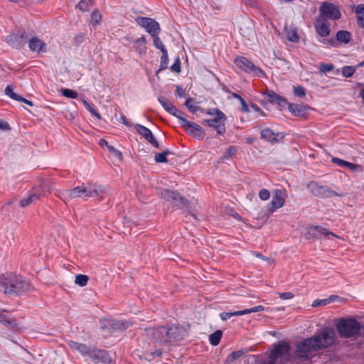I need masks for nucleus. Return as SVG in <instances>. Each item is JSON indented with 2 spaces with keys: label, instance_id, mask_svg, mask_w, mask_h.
Wrapping results in <instances>:
<instances>
[{
  "label": "nucleus",
  "instance_id": "680f3d73",
  "mask_svg": "<svg viewBox=\"0 0 364 364\" xmlns=\"http://www.w3.org/2000/svg\"><path fill=\"white\" fill-rule=\"evenodd\" d=\"M9 129H10L9 125L6 122L0 120V129L9 130Z\"/></svg>",
  "mask_w": 364,
  "mask_h": 364
},
{
  "label": "nucleus",
  "instance_id": "cd10ccee",
  "mask_svg": "<svg viewBox=\"0 0 364 364\" xmlns=\"http://www.w3.org/2000/svg\"><path fill=\"white\" fill-rule=\"evenodd\" d=\"M261 136L264 139H266L270 142H278L279 139L277 137L279 136L278 134H275L270 129L266 128L261 132Z\"/></svg>",
  "mask_w": 364,
  "mask_h": 364
},
{
  "label": "nucleus",
  "instance_id": "37998d69",
  "mask_svg": "<svg viewBox=\"0 0 364 364\" xmlns=\"http://www.w3.org/2000/svg\"><path fill=\"white\" fill-rule=\"evenodd\" d=\"M170 154V151L166 150L163 153H159L155 156V161L157 163H165L167 162L166 155Z\"/></svg>",
  "mask_w": 364,
  "mask_h": 364
},
{
  "label": "nucleus",
  "instance_id": "2f4dec72",
  "mask_svg": "<svg viewBox=\"0 0 364 364\" xmlns=\"http://www.w3.org/2000/svg\"><path fill=\"white\" fill-rule=\"evenodd\" d=\"M222 336H223L222 331L217 330L213 333L210 335V336H209L210 343L214 346H218Z\"/></svg>",
  "mask_w": 364,
  "mask_h": 364
},
{
  "label": "nucleus",
  "instance_id": "13d9d810",
  "mask_svg": "<svg viewBox=\"0 0 364 364\" xmlns=\"http://www.w3.org/2000/svg\"><path fill=\"white\" fill-rule=\"evenodd\" d=\"M171 70L176 73L181 72V63L179 58H177L173 65L171 66Z\"/></svg>",
  "mask_w": 364,
  "mask_h": 364
},
{
  "label": "nucleus",
  "instance_id": "f03ea898",
  "mask_svg": "<svg viewBox=\"0 0 364 364\" xmlns=\"http://www.w3.org/2000/svg\"><path fill=\"white\" fill-rule=\"evenodd\" d=\"M146 335L156 343L173 342L183 336L184 330L177 326L149 328L146 329Z\"/></svg>",
  "mask_w": 364,
  "mask_h": 364
},
{
  "label": "nucleus",
  "instance_id": "ea45409f",
  "mask_svg": "<svg viewBox=\"0 0 364 364\" xmlns=\"http://www.w3.org/2000/svg\"><path fill=\"white\" fill-rule=\"evenodd\" d=\"M82 102L84 106L90 112V113L97 118V119H101V115L92 107V106L85 100H82Z\"/></svg>",
  "mask_w": 364,
  "mask_h": 364
},
{
  "label": "nucleus",
  "instance_id": "c03bdc74",
  "mask_svg": "<svg viewBox=\"0 0 364 364\" xmlns=\"http://www.w3.org/2000/svg\"><path fill=\"white\" fill-rule=\"evenodd\" d=\"M355 71L353 66H345L342 68V75L346 77H351Z\"/></svg>",
  "mask_w": 364,
  "mask_h": 364
},
{
  "label": "nucleus",
  "instance_id": "2eb2a0df",
  "mask_svg": "<svg viewBox=\"0 0 364 364\" xmlns=\"http://www.w3.org/2000/svg\"><path fill=\"white\" fill-rule=\"evenodd\" d=\"M87 192V188L82 185L75 187L70 190H66L61 193V198L64 200H71L73 198L81 197Z\"/></svg>",
  "mask_w": 364,
  "mask_h": 364
},
{
  "label": "nucleus",
  "instance_id": "4468645a",
  "mask_svg": "<svg viewBox=\"0 0 364 364\" xmlns=\"http://www.w3.org/2000/svg\"><path fill=\"white\" fill-rule=\"evenodd\" d=\"M264 308L263 306L259 305V306H255L253 308L247 309H244L242 311H234V312H223L220 314V316L222 320L225 321V320H227V319L231 318L232 316H242V315L248 314H251V313L259 312V311H264Z\"/></svg>",
  "mask_w": 364,
  "mask_h": 364
},
{
  "label": "nucleus",
  "instance_id": "4c0bfd02",
  "mask_svg": "<svg viewBox=\"0 0 364 364\" xmlns=\"http://www.w3.org/2000/svg\"><path fill=\"white\" fill-rule=\"evenodd\" d=\"M5 94L9 96L10 98L14 100H16V101H18L21 96L16 94L14 92V87L12 85H8L6 88H5Z\"/></svg>",
  "mask_w": 364,
  "mask_h": 364
},
{
  "label": "nucleus",
  "instance_id": "f704fd0d",
  "mask_svg": "<svg viewBox=\"0 0 364 364\" xmlns=\"http://www.w3.org/2000/svg\"><path fill=\"white\" fill-rule=\"evenodd\" d=\"M89 278L85 274H77L75 278V283L80 287H85L87 285Z\"/></svg>",
  "mask_w": 364,
  "mask_h": 364
},
{
  "label": "nucleus",
  "instance_id": "e433bc0d",
  "mask_svg": "<svg viewBox=\"0 0 364 364\" xmlns=\"http://www.w3.org/2000/svg\"><path fill=\"white\" fill-rule=\"evenodd\" d=\"M158 35L159 33H156L151 36L154 41V45L156 48L159 49L161 51L166 50V49Z\"/></svg>",
  "mask_w": 364,
  "mask_h": 364
},
{
  "label": "nucleus",
  "instance_id": "338daca9",
  "mask_svg": "<svg viewBox=\"0 0 364 364\" xmlns=\"http://www.w3.org/2000/svg\"><path fill=\"white\" fill-rule=\"evenodd\" d=\"M84 194L85 195V197H87V198L93 197L92 189L87 188V192Z\"/></svg>",
  "mask_w": 364,
  "mask_h": 364
},
{
  "label": "nucleus",
  "instance_id": "393cba45",
  "mask_svg": "<svg viewBox=\"0 0 364 364\" xmlns=\"http://www.w3.org/2000/svg\"><path fill=\"white\" fill-rule=\"evenodd\" d=\"M266 95H267L268 100H269V102L272 103H276L281 107H284L286 105H287V102L284 98H283L282 97L277 95V93H275L273 91H271V90L268 91L266 93Z\"/></svg>",
  "mask_w": 364,
  "mask_h": 364
},
{
  "label": "nucleus",
  "instance_id": "aec40b11",
  "mask_svg": "<svg viewBox=\"0 0 364 364\" xmlns=\"http://www.w3.org/2000/svg\"><path fill=\"white\" fill-rule=\"evenodd\" d=\"M28 47L32 52L41 53L46 50V44L37 37H31L28 41Z\"/></svg>",
  "mask_w": 364,
  "mask_h": 364
},
{
  "label": "nucleus",
  "instance_id": "bb28decb",
  "mask_svg": "<svg viewBox=\"0 0 364 364\" xmlns=\"http://www.w3.org/2000/svg\"><path fill=\"white\" fill-rule=\"evenodd\" d=\"M333 161L341 166L348 167L349 169L353 171L361 172L363 171L362 166L359 164H353L338 158L333 159Z\"/></svg>",
  "mask_w": 364,
  "mask_h": 364
},
{
  "label": "nucleus",
  "instance_id": "6ab92c4d",
  "mask_svg": "<svg viewBox=\"0 0 364 364\" xmlns=\"http://www.w3.org/2000/svg\"><path fill=\"white\" fill-rule=\"evenodd\" d=\"M309 234L314 238H320L322 236L332 235L337 238H340L339 236L335 235L332 232H330L328 229L321 226H312L309 228Z\"/></svg>",
  "mask_w": 364,
  "mask_h": 364
},
{
  "label": "nucleus",
  "instance_id": "f3484780",
  "mask_svg": "<svg viewBox=\"0 0 364 364\" xmlns=\"http://www.w3.org/2000/svg\"><path fill=\"white\" fill-rule=\"evenodd\" d=\"M290 349V346L285 342H281L276 346H274L272 350L271 355L269 356L270 362H275L276 359L279 357L287 354Z\"/></svg>",
  "mask_w": 364,
  "mask_h": 364
},
{
  "label": "nucleus",
  "instance_id": "a878e982",
  "mask_svg": "<svg viewBox=\"0 0 364 364\" xmlns=\"http://www.w3.org/2000/svg\"><path fill=\"white\" fill-rule=\"evenodd\" d=\"M109 325L115 330L124 331L130 327L132 323L129 321L113 319L110 321Z\"/></svg>",
  "mask_w": 364,
  "mask_h": 364
},
{
  "label": "nucleus",
  "instance_id": "a19ab883",
  "mask_svg": "<svg viewBox=\"0 0 364 364\" xmlns=\"http://www.w3.org/2000/svg\"><path fill=\"white\" fill-rule=\"evenodd\" d=\"M333 296H331L330 298L326 299H316L313 301L311 306L315 308L319 306H326L333 301Z\"/></svg>",
  "mask_w": 364,
  "mask_h": 364
},
{
  "label": "nucleus",
  "instance_id": "0e129e2a",
  "mask_svg": "<svg viewBox=\"0 0 364 364\" xmlns=\"http://www.w3.org/2000/svg\"><path fill=\"white\" fill-rule=\"evenodd\" d=\"M18 101H19V102H24L25 104L28 105V106H30V107H32V106L33 105V102H32L31 101L28 100H26V99H25V98L22 97L21 96V97H20V99H19V100H18Z\"/></svg>",
  "mask_w": 364,
  "mask_h": 364
},
{
  "label": "nucleus",
  "instance_id": "f8f14e48",
  "mask_svg": "<svg viewBox=\"0 0 364 364\" xmlns=\"http://www.w3.org/2000/svg\"><path fill=\"white\" fill-rule=\"evenodd\" d=\"M135 21L139 26L144 28L151 36L160 31L159 24L153 18L139 16Z\"/></svg>",
  "mask_w": 364,
  "mask_h": 364
},
{
  "label": "nucleus",
  "instance_id": "a18cd8bd",
  "mask_svg": "<svg viewBox=\"0 0 364 364\" xmlns=\"http://www.w3.org/2000/svg\"><path fill=\"white\" fill-rule=\"evenodd\" d=\"M237 147L235 146H229L224 153V158L228 159L232 157L237 153Z\"/></svg>",
  "mask_w": 364,
  "mask_h": 364
},
{
  "label": "nucleus",
  "instance_id": "9d476101",
  "mask_svg": "<svg viewBox=\"0 0 364 364\" xmlns=\"http://www.w3.org/2000/svg\"><path fill=\"white\" fill-rule=\"evenodd\" d=\"M287 194L286 191L278 189L273 193L271 202L267 206V210L270 213H273L276 210L282 208L286 201Z\"/></svg>",
  "mask_w": 364,
  "mask_h": 364
},
{
  "label": "nucleus",
  "instance_id": "e2e57ef3",
  "mask_svg": "<svg viewBox=\"0 0 364 364\" xmlns=\"http://www.w3.org/2000/svg\"><path fill=\"white\" fill-rule=\"evenodd\" d=\"M176 92L177 95H179L180 97H183L185 95L184 90L179 86L176 87Z\"/></svg>",
  "mask_w": 364,
  "mask_h": 364
},
{
  "label": "nucleus",
  "instance_id": "09e8293b",
  "mask_svg": "<svg viewBox=\"0 0 364 364\" xmlns=\"http://www.w3.org/2000/svg\"><path fill=\"white\" fill-rule=\"evenodd\" d=\"M161 53H162V56L161 58V68H160V70H163V69L166 68L168 61L167 50H166L161 51Z\"/></svg>",
  "mask_w": 364,
  "mask_h": 364
},
{
  "label": "nucleus",
  "instance_id": "c85d7f7f",
  "mask_svg": "<svg viewBox=\"0 0 364 364\" xmlns=\"http://www.w3.org/2000/svg\"><path fill=\"white\" fill-rule=\"evenodd\" d=\"M357 23L359 26L364 28V4H358L355 8Z\"/></svg>",
  "mask_w": 364,
  "mask_h": 364
},
{
  "label": "nucleus",
  "instance_id": "9b49d317",
  "mask_svg": "<svg viewBox=\"0 0 364 364\" xmlns=\"http://www.w3.org/2000/svg\"><path fill=\"white\" fill-rule=\"evenodd\" d=\"M320 13L323 17L329 19L337 20L341 16L338 6L327 1H324L321 4Z\"/></svg>",
  "mask_w": 364,
  "mask_h": 364
},
{
  "label": "nucleus",
  "instance_id": "423d86ee",
  "mask_svg": "<svg viewBox=\"0 0 364 364\" xmlns=\"http://www.w3.org/2000/svg\"><path fill=\"white\" fill-rule=\"evenodd\" d=\"M316 350L310 338H306L296 345L295 357L301 361H306L316 355Z\"/></svg>",
  "mask_w": 364,
  "mask_h": 364
},
{
  "label": "nucleus",
  "instance_id": "6e6d98bb",
  "mask_svg": "<svg viewBox=\"0 0 364 364\" xmlns=\"http://www.w3.org/2000/svg\"><path fill=\"white\" fill-rule=\"evenodd\" d=\"M259 197L261 200H267L270 197V193L268 190L267 189H262L259 192Z\"/></svg>",
  "mask_w": 364,
  "mask_h": 364
},
{
  "label": "nucleus",
  "instance_id": "473e14b6",
  "mask_svg": "<svg viewBox=\"0 0 364 364\" xmlns=\"http://www.w3.org/2000/svg\"><path fill=\"white\" fill-rule=\"evenodd\" d=\"M107 193V188L102 186H95L92 189L93 197L100 196V200H103V195Z\"/></svg>",
  "mask_w": 364,
  "mask_h": 364
},
{
  "label": "nucleus",
  "instance_id": "c9c22d12",
  "mask_svg": "<svg viewBox=\"0 0 364 364\" xmlns=\"http://www.w3.org/2000/svg\"><path fill=\"white\" fill-rule=\"evenodd\" d=\"M286 36L287 38L291 42H298L299 40L297 32L295 29L289 28V30H286Z\"/></svg>",
  "mask_w": 364,
  "mask_h": 364
},
{
  "label": "nucleus",
  "instance_id": "774afa93",
  "mask_svg": "<svg viewBox=\"0 0 364 364\" xmlns=\"http://www.w3.org/2000/svg\"><path fill=\"white\" fill-rule=\"evenodd\" d=\"M106 354L105 352L104 351H100V350H97V353H95V355H97V356H101V357H103Z\"/></svg>",
  "mask_w": 364,
  "mask_h": 364
},
{
  "label": "nucleus",
  "instance_id": "72a5a7b5",
  "mask_svg": "<svg viewBox=\"0 0 364 364\" xmlns=\"http://www.w3.org/2000/svg\"><path fill=\"white\" fill-rule=\"evenodd\" d=\"M102 21V15L101 14L97 11H94L91 14V19H90V23L95 26L97 25H99Z\"/></svg>",
  "mask_w": 364,
  "mask_h": 364
},
{
  "label": "nucleus",
  "instance_id": "1a4fd4ad",
  "mask_svg": "<svg viewBox=\"0 0 364 364\" xmlns=\"http://www.w3.org/2000/svg\"><path fill=\"white\" fill-rule=\"evenodd\" d=\"M235 63L238 68L246 73H253L257 76H264V73L245 57H237Z\"/></svg>",
  "mask_w": 364,
  "mask_h": 364
},
{
  "label": "nucleus",
  "instance_id": "b1692460",
  "mask_svg": "<svg viewBox=\"0 0 364 364\" xmlns=\"http://www.w3.org/2000/svg\"><path fill=\"white\" fill-rule=\"evenodd\" d=\"M316 29L317 33L322 37L328 36L330 33L329 23L323 19L316 21Z\"/></svg>",
  "mask_w": 364,
  "mask_h": 364
},
{
  "label": "nucleus",
  "instance_id": "c756f323",
  "mask_svg": "<svg viewBox=\"0 0 364 364\" xmlns=\"http://www.w3.org/2000/svg\"><path fill=\"white\" fill-rule=\"evenodd\" d=\"M146 40L144 36H142L134 41V48L139 54H144L146 52L147 48L146 46Z\"/></svg>",
  "mask_w": 364,
  "mask_h": 364
},
{
  "label": "nucleus",
  "instance_id": "8fccbe9b",
  "mask_svg": "<svg viewBox=\"0 0 364 364\" xmlns=\"http://www.w3.org/2000/svg\"><path fill=\"white\" fill-rule=\"evenodd\" d=\"M289 109L291 113H293L295 115H298L302 112L301 107L295 104H289Z\"/></svg>",
  "mask_w": 364,
  "mask_h": 364
},
{
  "label": "nucleus",
  "instance_id": "5fc2aeb1",
  "mask_svg": "<svg viewBox=\"0 0 364 364\" xmlns=\"http://www.w3.org/2000/svg\"><path fill=\"white\" fill-rule=\"evenodd\" d=\"M108 150L117 158H118L120 161H122L123 156L122 154L120 151L115 149L113 146H108Z\"/></svg>",
  "mask_w": 364,
  "mask_h": 364
},
{
  "label": "nucleus",
  "instance_id": "39448f33",
  "mask_svg": "<svg viewBox=\"0 0 364 364\" xmlns=\"http://www.w3.org/2000/svg\"><path fill=\"white\" fill-rule=\"evenodd\" d=\"M206 113L213 117L212 119H205L203 124L215 129L218 134H223L225 132V122L227 120L225 114L216 108L208 109Z\"/></svg>",
  "mask_w": 364,
  "mask_h": 364
},
{
  "label": "nucleus",
  "instance_id": "052dcab7",
  "mask_svg": "<svg viewBox=\"0 0 364 364\" xmlns=\"http://www.w3.org/2000/svg\"><path fill=\"white\" fill-rule=\"evenodd\" d=\"M240 102L242 105V110L243 112H248L250 111L249 107L243 98L240 99Z\"/></svg>",
  "mask_w": 364,
  "mask_h": 364
},
{
  "label": "nucleus",
  "instance_id": "a211bd4d",
  "mask_svg": "<svg viewBox=\"0 0 364 364\" xmlns=\"http://www.w3.org/2000/svg\"><path fill=\"white\" fill-rule=\"evenodd\" d=\"M135 127L137 132L141 134L146 141L151 144L154 147H159V143L154 139L150 129L141 124H136Z\"/></svg>",
  "mask_w": 364,
  "mask_h": 364
},
{
  "label": "nucleus",
  "instance_id": "de8ad7c7",
  "mask_svg": "<svg viewBox=\"0 0 364 364\" xmlns=\"http://www.w3.org/2000/svg\"><path fill=\"white\" fill-rule=\"evenodd\" d=\"M333 65L330 63H322L319 65V70L321 73H325L333 70Z\"/></svg>",
  "mask_w": 364,
  "mask_h": 364
},
{
  "label": "nucleus",
  "instance_id": "f257e3e1",
  "mask_svg": "<svg viewBox=\"0 0 364 364\" xmlns=\"http://www.w3.org/2000/svg\"><path fill=\"white\" fill-rule=\"evenodd\" d=\"M0 284L6 294H18L33 289V287L23 277L13 273L3 274L0 277Z\"/></svg>",
  "mask_w": 364,
  "mask_h": 364
},
{
  "label": "nucleus",
  "instance_id": "69168bd1",
  "mask_svg": "<svg viewBox=\"0 0 364 364\" xmlns=\"http://www.w3.org/2000/svg\"><path fill=\"white\" fill-rule=\"evenodd\" d=\"M99 144L100 146H106L107 148H108V146H109L107 143V141L104 139H101L100 141H99Z\"/></svg>",
  "mask_w": 364,
  "mask_h": 364
},
{
  "label": "nucleus",
  "instance_id": "3c124183",
  "mask_svg": "<svg viewBox=\"0 0 364 364\" xmlns=\"http://www.w3.org/2000/svg\"><path fill=\"white\" fill-rule=\"evenodd\" d=\"M279 297L282 300H289L294 298V294L291 291H287V292H278L277 293Z\"/></svg>",
  "mask_w": 364,
  "mask_h": 364
},
{
  "label": "nucleus",
  "instance_id": "dca6fc26",
  "mask_svg": "<svg viewBox=\"0 0 364 364\" xmlns=\"http://www.w3.org/2000/svg\"><path fill=\"white\" fill-rule=\"evenodd\" d=\"M29 36L26 32H20L17 34H11L6 37V41L13 46L18 47L28 41Z\"/></svg>",
  "mask_w": 364,
  "mask_h": 364
},
{
  "label": "nucleus",
  "instance_id": "864d4df0",
  "mask_svg": "<svg viewBox=\"0 0 364 364\" xmlns=\"http://www.w3.org/2000/svg\"><path fill=\"white\" fill-rule=\"evenodd\" d=\"M243 353H244L242 350L234 351L228 356V361L233 362L236 359L241 357L243 355Z\"/></svg>",
  "mask_w": 364,
  "mask_h": 364
},
{
  "label": "nucleus",
  "instance_id": "4d7b16f0",
  "mask_svg": "<svg viewBox=\"0 0 364 364\" xmlns=\"http://www.w3.org/2000/svg\"><path fill=\"white\" fill-rule=\"evenodd\" d=\"M294 93L299 97H303L305 95L304 89L301 86L295 87L294 89Z\"/></svg>",
  "mask_w": 364,
  "mask_h": 364
},
{
  "label": "nucleus",
  "instance_id": "49530a36",
  "mask_svg": "<svg viewBox=\"0 0 364 364\" xmlns=\"http://www.w3.org/2000/svg\"><path fill=\"white\" fill-rule=\"evenodd\" d=\"M91 5H92L91 1H80L78 3L77 6L80 10L85 11L88 10L89 8L91 6Z\"/></svg>",
  "mask_w": 364,
  "mask_h": 364
},
{
  "label": "nucleus",
  "instance_id": "58836bf2",
  "mask_svg": "<svg viewBox=\"0 0 364 364\" xmlns=\"http://www.w3.org/2000/svg\"><path fill=\"white\" fill-rule=\"evenodd\" d=\"M185 105L192 113H196L199 109V107L194 105V100L191 97L186 100Z\"/></svg>",
  "mask_w": 364,
  "mask_h": 364
},
{
  "label": "nucleus",
  "instance_id": "bf43d9fd",
  "mask_svg": "<svg viewBox=\"0 0 364 364\" xmlns=\"http://www.w3.org/2000/svg\"><path fill=\"white\" fill-rule=\"evenodd\" d=\"M251 108L256 112H257L262 117H265L266 114L256 105L253 104L251 105Z\"/></svg>",
  "mask_w": 364,
  "mask_h": 364
},
{
  "label": "nucleus",
  "instance_id": "20e7f679",
  "mask_svg": "<svg viewBox=\"0 0 364 364\" xmlns=\"http://www.w3.org/2000/svg\"><path fill=\"white\" fill-rule=\"evenodd\" d=\"M337 331L341 337L349 338L357 334L360 324L354 318H341L336 324Z\"/></svg>",
  "mask_w": 364,
  "mask_h": 364
},
{
  "label": "nucleus",
  "instance_id": "7c9ffc66",
  "mask_svg": "<svg viewBox=\"0 0 364 364\" xmlns=\"http://www.w3.org/2000/svg\"><path fill=\"white\" fill-rule=\"evenodd\" d=\"M350 38L351 35L348 31H339L336 33V39L341 43H348V42H350Z\"/></svg>",
  "mask_w": 364,
  "mask_h": 364
},
{
  "label": "nucleus",
  "instance_id": "6e6552de",
  "mask_svg": "<svg viewBox=\"0 0 364 364\" xmlns=\"http://www.w3.org/2000/svg\"><path fill=\"white\" fill-rule=\"evenodd\" d=\"M179 122L186 132L193 138L202 140L205 137V131L197 124L188 121L183 117H179Z\"/></svg>",
  "mask_w": 364,
  "mask_h": 364
},
{
  "label": "nucleus",
  "instance_id": "412c9836",
  "mask_svg": "<svg viewBox=\"0 0 364 364\" xmlns=\"http://www.w3.org/2000/svg\"><path fill=\"white\" fill-rule=\"evenodd\" d=\"M159 102L161 105V106L164 108L166 111H167L168 113L173 114V116L176 117L179 119V117H182L181 112L178 110L170 102L168 99H166L165 97H159Z\"/></svg>",
  "mask_w": 364,
  "mask_h": 364
},
{
  "label": "nucleus",
  "instance_id": "0eeeda50",
  "mask_svg": "<svg viewBox=\"0 0 364 364\" xmlns=\"http://www.w3.org/2000/svg\"><path fill=\"white\" fill-rule=\"evenodd\" d=\"M309 191L317 197L321 198H332L334 196L343 197L344 194L338 193L326 186L319 185L315 181L310 182L307 186Z\"/></svg>",
  "mask_w": 364,
  "mask_h": 364
},
{
  "label": "nucleus",
  "instance_id": "5701e85b",
  "mask_svg": "<svg viewBox=\"0 0 364 364\" xmlns=\"http://www.w3.org/2000/svg\"><path fill=\"white\" fill-rule=\"evenodd\" d=\"M69 345L73 350L78 351L82 355H92L95 353L94 349H91L90 347L82 343L70 341Z\"/></svg>",
  "mask_w": 364,
  "mask_h": 364
},
{
  "label": "nucleus",
  "instance_id": "79ce46f5",
  "mask_svg": "<svg viewBox=\"0 0 364 364\" xmlns=\"http://www.w3.org/2000/svg\"><path fill=\"white\" fill-rule=\"evenodd\" d=\"M61 94L68 98L76 99L77 97V92L71 89H63L61 90Z\"/></svg>",
  "mask_w": 364,
  "mask_h": 364
},
{
  "label": "nucleus",
  "instance_id": "603ef678",
  "mask_svg": "<svg viewBox=\"0 0 364 364\" xmlns=\"http://www.w3.org/2000/svg\"><path fill=\"white\" fill-rule=\"evenodd\" d=\"M1 322H4V324L5 326L11 328V329H18L19 328V326L15 319L6 320V321L2 320Z\"/></svg>",
  "mask_w": 364,
  "mask_h": 364
},
{
  "label": "nucleus",
  "instance_id": "ddd939ff",
  "mask_svg": "<svg viewBox=\"0 0 364 364\" xmlns=\"http://www.w3.org/2000/svg\"><path fill=\"white\" fill-rule=\"evenodd\" d=\"M43 195V188L41 186L33 188L29 192L28 196L20 201L21 207H26L30 204L40 200L41 197Z\"/></svg>",
  "mask_w": 364,
  "mask_h": 364
},
{
  "label": "nucleus",
  "instance_id": "7ed1b4c3",
  "mask_svg": "<svg viewBox=\"0 0 364 364\" xmlns=\"http://www.w3.org/2000/svg\"><path fill=\"white\" fill-rule=\"evenodd\" d=\"M336 332L332 328H325L319 333L310 337L316 351L331 346L336 341Z\"/></svg>",
  "mask_w": 364,
  "mask_h": 364
},
{
  "label": "nucleus",
  "instance_id": "4be33fe9",
  "mask_svg": "<svg viewBox=\"0 0 364 364\" xmlns=\"http://www.w3.org/2000/svg\"><path fill=\"white\" fill-rule=\"evenodd\" d=\"M161 198H163L164 199H165L168 201L180 200L183 204H184L186 205H187L188 204V201L187 199H186L183 197H181L179 194H178L175 192H173L171 191H169V190H164L161 193Z\"/></svg>",
  "mask_w": 364,
  "mask_h": 364
}]
</instances>
